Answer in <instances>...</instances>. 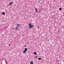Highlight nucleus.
Instances as JSON below:
<instances>
[{
	"label": "nucleus",
	"instance_id": "17",
	"mask_svg": "<svg viewBox=\"0 0 64 64\" xmlns=\"http://www.w3.org/2000/svg\"><path fill=\"white\" fill-rule=\"evenodd\" d=\"M36 58H37V56H36Z\"/></svg>",
	"mask_w": 64,
	"mask_h": 64
},
{
	"label": "nucleus",
	"instance_id": "1",
	"mask_svg": "<svg viewBox=\"0 0 64 64\" xmlns=\"http://www.w3.org/2000/svg\"><path fill=\"white\" fill-rule=\"evenodd\" d=\"M29 28H30V29H31L32 28V25H31L30 23L29 24Z\"/></svg>",
	"mask_w": 64,
	"mask_h": 64
},
{
	"label": "nucleus",
	"instance_id": "5",
	"mask_svg": "<svg viewBox=\"0 0 64 64\" xmlns=\"http://www.w3.org/2000/svg\"><path fill=\"white\" fill-rule=\"evenodd\" d=\"M16 30H18V27L17 26L16 27Z\"/></svg>",
	"mask_w": 64,
	"mask_h": 64
},
{
	"label": "nucleus",
	"instance_id": "10",
	"mask_svg": "<svg viewBox=\"0 0 64 64\" xmlns=\"http://www.w3.org/2000/svg\"><path fill=\"white\" fill-rule=\"evenodd\" d=\"M23 52L25 53H26V51L24 50Z\"/></svg>",
	"mask_w": 64,
	"mask_h": 64
},
{
	"label": "nucleus",
	"instance_id": "15",
	"mask_svg": "<svg viewBox=\"0 0 64 64\" xmlns=\"http://www.w3.org/2000/svg\"><path fill=\"white\" fill-rule=\"evenodd\" d=\"M57 61H58V62H59V60H58Z\"/></svg>",
	"mask_w": 64,
	"mask_h": 64
},
{
	"label": "nucleus",
	"instance_id": "9",
	"mask_svg": "<svg viewBox=\"0 0 64 64\" xmlns=\"http://www.w3.org/2000/svg\"><path fill=\"white\" fill-rule=\"evenodd\" d=\"M13 4V2H10V5H11V4Z\"/></svg>",
	"mask_w": 64,
	"mask_h": 64
},
{
	"label": "nucleus",
	"instance_id": "4",
	"mask_svg": "<svg viewBox=\"0 0 64 64\" xmlns=\"http://www.w3.org/2000/svg\"><path fill=\"white\" fill-rule=\"evenodd\" d=\"M35 10L36 12H38V10H37V8H36Z\"/></svg>",
	"mask_w": 64,
	"mask_h": 64
},
{
	"label": "nucleus",
	"instance_id": "6",
	"mask_svg": "<svg viewBox=\"0 0 64 64\" xmlns=\"http://www.w3.org/2000/svg\"><path fill=\"white\" fill-rule=\"evenodd\" d=\"M2 15H5V12H3L2 13Z\"/></svg>",
	"mask_w": 64,
	"mask_h": 64
},
{
	"label": "nucleus",
	"instance_id": "7",
	"mask_svg": "<svg viewBox=\"0 0 64 64\" xmlns=\"http://www.w3.org/2000/svg\"><path fill=\"white\" fill-rule=\"evenodd\" d=\"M24 50L26 51H27V48H25L24 49Z\"/></svg>",
	"mask_w": 64,
	"mask_h": 64
},
{
	"label": "nucleus",
	"instance_id": "3",
	"mask_svg": "<svg viewBox=\"0 0 64 64\" xmlns=\"http://www.w3.org/2000/svg\"><path fill=\"white\" fill-rule=\"evenodd\" d=\"M17 26L18 27H20V24H18L17 25Z\"/></svg>",
	"mask_w": 64,
	"mask_h": 64
},
{
	"label": "nucleus",
	"instance_id": "8",
	"mask_svg": "<svg viewBox=\"0 0 64 64\" xmlns=\"http://www.w3.org/2000/svg\"><path fill=\"white\" fill-rule=\"evenodd\" d=\"M33 54H35V55H36V54H37V53H36V52H34Z\"/></svg>",
	"mask_w": 64,
	"mask_h": 64
},
{
	"label": "nucleus",
	"instance_id": "12",
	"mask_svg": "<svg viewBox=\"0 0 64 64\" xmlns=\"http://www.w3.org/2000/svg\"><path fill=\"white\" fill-rule=\"evenodd\" d=\"M60 10H62V8H60Z\"/></svg>",
	"mask_w": 64,
	"mask_h": 64
},
{
	"label": "nucleus",
	"instance_id": "13",
	"mask_svg": "<svg viewBox=\"0 0 64 64\" xmlns=\"http://www.w3.org/2000/svg\"><path fill=\"white\" fill-rule=\"evenodd\" d=\"M11 44H8V45H9V46H10V45Z\"/></svg>",
	"mask_w": 64,
	"mask_h": 64
},
{
	"label": "nucleus",
	"instance_id": "14",
	"mask_svg": "<svg viewBox=\"0 0 64 64\" xmlns=\"http://www.w3.org/2000/svg\"><path fill=\"white\" fill-rule=\"evenodd\" d=\"M34 27V25L32 26V27Z\"/></svg>",
	"mask_w": 64,
	"mask_h": 64
},
{
	"label": "nucleus",
	"instance_id": "16",
	"mask_svg": "<svg viewBox=\"0 0 64 64\" xmlns=\"http://www.w3.org/2000/svg\"><path fill=\"white\" fill-rule=\"evenodd\" d=\"M41 11H39V12H41Z\"/></svg>",
	"mask_w": 64,
	"mask_h": 64
},
{
	"label": "nucleus",
	"instance_id": "11",
	"mask_svg": "<svg viewBox=\"0 0 64 64\" xmlns=\"http://www.w3.org/2000/svg\"><path fill=\"white\" fill-rule=\"evenodd\" d=\"M38 59L39 60H40L41 59V58H38Z\"/></svg>",
	"mask_w": 64,
	"mask_h": 64
},
{
	"label": "nucleus",
	"instance_id": "2",
	"mask_svg": "<svg viewBox=\"0 0 64 64\" xmlns=\"http://www.w3.org/2000/svg\"><path fill=\"white\" fill-rule=\"evenodd\" d=\"M30 64H33V62L32 61H31L30 62Z\"/></svg>",
	"mask_w": 64,
	"mask_h": 64
}]
</instances>
